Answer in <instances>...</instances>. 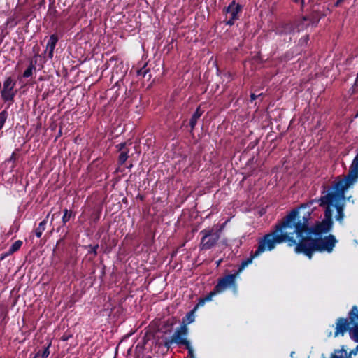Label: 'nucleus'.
Returning <instances> with one entry per match:
<instances>
[{
    "mask_svg": "<svg viewBox=\"0 0 358 358\" xmlns=\"http://www.w3.org/2000/svg\"><path fill=\"white\" fill-rule=\"evenodd\" d=\"M289 214L294 215L291 220L292 233L296 235L299 240L313 238V236H321L330 232L333 228L332 224L323 220L310 225L311 212L307 203L293 208Z\"/></svg>",
    "mask_w": 358,
    "mask_h": 358,
    "instance_id": "f257e3e1",
    "label": "nucleus"
},
{
    "mask_svg": "<svg viewBox=\"0 0 358 358\" xmlns=\"http://www.w3.org/2000/svg\"><path fill=\"white\" fill-rule=\"evenodd\" d=\"M293 216L292 214L288 213L282 221L275 224L273 231L258 239L255 256H259L265 251H271L277 244L282 243H286L289 247L296 248V239L293 236L291 224Z\"/></svg>",
    "mask_w": 358,
    "mask_h": 358,
    "instance_id": "f03ea898",
    "label": "nucleus"
},
{
    "mask_svg": "<svg viewBox=\"0 0 358 358\" xmlns=\"http://www.w3.org/2000/svg\"><path fill=\"white\" fill-rule=\"evenodd\" d=\"M337 243L338 240L333 234L324 237L321 236L309 238H303L299 241L296 240L294 252L296 254H303L310 259L315 252H332Z\"/></svg>",
    "mask_w": 358,
    "mask_h": 358,
    "instance_id": "7ed1b4c3",
    "label": "nucleus"
},
{
    "mask_svg": "<svg viewBox=\"0 0 358 358\" xmlns=\"http://www.w3.org/2000/svg\"><path fill=\"white\" fill-rule=\"evenodd\" d=\"M356 178L350 169L347 176L334 182L331 187L333 191L322 196L323 203H331V201H343L345 199V190L353 183Z\"/></svg>",
    "mask_w": 358,
    "mask_h": 358,
    "instance_id": "20e7f679",
    "label": "nucleus"
},
{
    "mask_svg": "<svg viewBox=\"0 0 358 358\" xmlns=\"http://www.w3.org/2000/svg\"><path fill=\"white\" fill-rule=\"evenodd\" d=\"M224 228V224L220 225L215 229H204L200 231L202 235L199 248L201 250H208L215 247L220 238V234Z\"/></svg>",
    "mask_w": 358,
    "mask_h": 358,
    "instance_id": "39448f33",
    "label": "nucleus"
},
{
    "mask_svg": "<svg viewBox=\"0 0 358 358\" xmlns=\"http://www.w3.org/2000/svg\"><path fill=\"white\" fill-rule=\"evenodd\" d=\"M16 81L10 76L6 78L3 83V87L0 90L1 98L5 103H9V106L14 102V98L17 90H15Z\"/></svg>",
    "mask_w": 358,
    "mask_h": 358,
    "instance_id": "423d86ee",
    "label": "nucleus"
},
{
    "mask_svg": "<svg viewBox=\"0 0 358 358\" xmlns=\"http://www.w3.org/2000/svg\"><path fill=\"white\" fill-rule=\"evenodd\" d=\"M243 6L233 0L228 6L223 10L226 20L224 21L227 25L232 26L239 19L238 14L241 12Z\"/></svg>",
    "mask_w": 358,
    "mask_h": 358,
    "instance_id": "0eeeda50",
    "label": "nucleus"
},
{
    "mask_svg": "<svg viewBox=\"0 0 358 358\" xmlns=\"http://www.w3.org/2000/svg\"><path fill=\"white\" fill-rule=\"evenodd\" d=\"M329 11V9L327 8L325 10V7L324 6H321L320 5H315L313 6L312 10L310 13L305 15L306 21L308 28L311 27H315L320 19L322 17H324L327 15V12Z\"/></svg>",
    "mask_w": 358,
    "mask_h": 358,
    "instance_id": "6e6552de",
    "label": "nucleus"
},
{
    "mask_svg": "<svg viewBox=\"0 0 358 358\" xmlns=\"http://www.w3.org/2000/svg\"><path fill=\"white\" fill-rule=\"evenodd\" d=\"M352 327L349 331L350 338L355 342L358 343V307L355 305L348 314Z\"/></svg>",
    "mask_w": 358,
    "mask_h": 358,
    "instance_id": "1a4fd4ad",
    "label": "nucleus"
},
{
    "mask_svg": "<svg viewBox=\"0 0 358 358\" xmlns=\"http://www.w3.org/2000/svg\"><path fill=\"white\" fill-rule=\"evenodd\" d=\"M238 277L236 273L228 274L217 280V285L214 287L217 292L219 293L223 292L228 287L236 288V278Z\"/></svg>",
    "mask_w": 358,
    "mask_h": 358,
    "instance_id": "9d476101",
    "label": "nucleus"
},
{
    "mask_svg": "<svg viewBox=\"0 0 358 358\" xmlns=\"http://www.w3.org/2000/svg\"><path fill=\"white\" fill-rule=\"evenodd\" d=\"M116 148L120 152L118 157H134L136 154L139 155L136 149V144L133 142L121 143L117 145Z\"/></svg>",
    "mask_w": 358,
    "mask_h": 358,
    "instance_id": "9b49d317",
    "label": "nucleus"
},
{
    "mask_svg": "<svg viewBox=\"0 0 358 358\" xmlns=\"http://www.w3.org/2000/svg\"><path fill=\"white\" fill-rule=\"evenodd\" d=\"M173 343L177 344L179 346L184 345L185 347L190 343V341L187 340L186 336L180 335L179 332L175 331L171 338H165V341H164V346L169 350L171 348V345Z\"/></svg>",
    "mask_w": 358,
    "mask_h": 358,
    "instance_id": "f8f14e48",
    "label": "nucleus"
},
{
    "mask_svg": "<svg viewBox=\"0 0 358 358\" xmlns=\"http://www.w3.org/2000/svg\"><path fill=\"white\" fill-rule=\"evenodd\" d=\"M350 324V320L348 317H338L336 321L334 336H343L347 331L349 332L351 327Z\"/></svg>",
    "mask_w": 358,
    "mask_h": 358,
    "instance_id": "ddd939ff",
    "label": "nucleus"
},
{
    "mask_svg": "<svg viewBox=\"0 0 358 358\" xmlns=\"http://www.w3.org/2000/svg\"><path fill=\"white\" fill-rule=\"evenodd\" d=\"M276 34L278 35H287L294 33L295 29V24L294 22H280L274 29Z\"/></svg>",
    "mask_w": 358,
    "mask_h": 358,
    "instance_id": "4468645a",
    "label": "nucleus"
},
{
    "mask_svg": "<svg viewBox=\"0 0 358 358\" xmlns=\"http://www.w3.org/2000/svg\"><path fill=\"white\" fill-rule=\"evenodd\" d=\"M318 201L320 202V206H325L324 218L323 220H325L334 225L333 220V209L334 201H331V203H323L322 202V196L319 199Z\"/></svg>",
    "mask_w": 358,
    "mask_h": 358,
    "instance_id": "2eb2a0df",
    "label": "nucleus"
},
{
    "mask_svg": "<svg viewBox=\"0 0 358 358\" xmlns=\"http://www.w3.org/2000/svg\"><path fill=\"white\" fill-rule=\"evenodd\" d=\"M58 42V37L56 34H52L46 45V50H48V57L52 59L53 57L54 50Z\"/></svg>",
    "mask_w": 358,
    "mask_h": 358,
    "instance_id": "dca6fc26",
    "label": "nucleus"
},
{
    "mask_svg": "<svg viewBox=\"0 0 358 358\" xmlns=\"http://www.w3.org/2000/svg\"><path fill=\"white\" fill-rule=\"evenodd\" d=\"M217 294H219L218 292L216 291L215 288L214 287L213 291H211L210 293H208L207 295H206L204 297H201L199 299V301L196 303V305L194 307V309H197L199 307H202L205 305L206 302L210 301L214 296H215Z\"/></svg>",
    "mask_w": 358,
    "mask_h": 358,
    "instance_id": "f3484780",
    "label": "nucleus"
},
{
    "mask_svg": "<svg viewBox=\"0 0 358 358\" xmlns=\"http://www.w3.org/2000/svg\"><path fill=\"white\" fill-rule=\"evenodd\" d=\"M341 201H334V208L336 210V220L341 222L344 218V203Z\"/></svg>",
    "mask_w": 358,
    "mask_h": 358,
    "instance_id": "a211bd4d",
    "label": "nucleus"
},
{
    "mask_svg": "<svg viewBox=\"0 0 358 358\" xmlns=\"http://www.w3.org/2000/svg\"><path fill=\"white\" fill-rule=\"evenodd\" d=\"M258 256H255V252H251L250 257L242 261V262L239 265L238 269L235 272L236 275H237L238 276L239 274L243 271V270L252 262L253 259H255Z\"/></svg>",
    "mask_w": 358,
    "mask_h": 358,
    "instance_id": "6ab92c4d",
    "label": "nucleus"
},
{
    "mask_svg": "<svg viewBox=\"0 0 358 358\" xmlns=\"http://www.w3.org/2000/svg\"><path fill=\"white\" fill-rule=\"evenodd\" d=\"M203 114V111L201 110L200 107H198L193 115H192L190 120H189V126L191 127V129L193 130L195 127V126L197 124L198 120L201 117V116Z\"/></svg>",
    "mask_w": 358,
    "mask_h": 358,
    "instance_id": "aec40b11",
    "label": "nucleus"
},
{
    "mask_svg": "<svg viewBox=\"0 0 358 358\" xmlns=\"http://www.w3.org/2000/svg\"><path fill=\"white\" fill-rule=\"evenodd\" d=\"M22 243V241L20 240L15 241L10 247L8 252L5 255H1L0 259L3 260L8 255L13 254L15 252L17 251L21 248Z\"/></svg>",
    "mask_w": 358,
    "mask_h": 358,
    "instance_id": "412c9836",
    "label": "nucleus"
},
{
    "mask_svg": "<svg viewBox=\"0 0 358 358\" xmlns=\"http://www.w3.org/2000/svg\"><path fill=\"white\" fill-rule=\"evenodd\" d=\"M49 215L50 213L48 214L46 218H45L39 223L38 227L35 229V235L36 236L37 238H41L43 232L45 230L46 224L48 222V218Z\"/></svg>",
    "mask_w": 358,
    "mask_h": 358,
    "instance_id": "4be33fe9",
    "label": "nucleus"
},
{
    "mask_svg": "<svg viewBox=\"0 0 358 358\" xmlns=\"http://www.w3.org/2000/svg\"><path fill=\"white\" fill-rule=\"evenodd\" d=\"M307 20H306L305 15L298 20L294 22L295 24V29L296 31L299 32L308 29L307 24L306 22Z\"/></svg>",
    "mask_w": 358,
    "mask_h": 358,
    "instance_id": "5701e85b",
    "label": "nucleus"
},
{
    "mask_svg": "<svg viewBox=\"0 0 358 358\" xmlns=\"http://www.w3.org/2000/svg\"><path fill=\"white\" fill-rule=\"evenodd\" d=\"M346 355L347 351L343 347L341 350H335L330 358H351L350 355L348 357H346Z\"/></svg>",
    "mask_w": 358,
    "mask_h": 358,
    "instance_id": "b1692460",
    "label": "nucleus"
},
{
    "mask_svg": "<svg viewBox=\"0 0 358 358\" xmlns=\"http://www.w3.org/2000/svg\"><path fill=\"white\" fill-rule=\"evenodd\" d=\"M36 60H35L34 62L33 60L31 61L29 66L23 73L24 78H29L32 76L33 71L36 69L35 64H36Z\"/></svg>",
    "mask_w": 358,
    "mask_h": 358,
    "instance_id": "393cba45",
    "label": "nucleus"
},
{
    "mask_svg": "<svg viewBox=\"0 0 358 358\" xmlns=\"http://www.w3.org/2000/svg\"><path fill=\"white\" fill-rule=\"evenodd\" d=\"M51 346V342H50L46 346L44 347L43 350L41 352L39 350L34 356V358H36L41 356L42 358H47L50 355L49 348Z\"/></svg>",
    "mask_w": 358,
    "mask_h": 358,
    "instance_id": "a878e982",
    "label": "nucleus"
},
{
    "mask_svg": "<svg viewBox=\"0 0 358 358\" xmlns=\"http://www.w3.org/2000/svg\"><path fill=\"white\" fill-rule=\"evenodd\" d=\"M196 309H193L191 311L188 312L185 315V317L183 319L182 322L187 324H190L194 321V311Z\"/></svg>",
    "mask_w": 358,
    "mask_h": 358,
    "instance_id": "bb28decb",
    "label": "nucleus"
},
{
    "mask_svg": "<svg viewBox=\"0 0 358 358\" xmlns=\"http://www.w3.org/2000/svg\"><path fill=\"white\" fill-rule=\"evenodd\" d=\"M72 215H73V212L71 210H69L66 208H65L64 210V215L62 218L63 225H65L66 224V222H68L69 221Z\"/></svg>",
    "mask_w": 358,
    "mask_h": 358,
    "instance_id": "cd10ccee",
    "label": "nucleus"
},
{
    "mask_svg": "<svg viewBox=\"0 0 358 358\" xmlns=\"http://www.w3.org/2000/svg\"><path fill=\"white\" fill-rule=\"evenodd\" d=\"M350 169L353 173L354 176L358 177V158H354Z\"/></svg>",
    "mask_w": 358,
    "mask_h": 358,
    "instance_id": "c85d7f7f",
    "label": "nucleus"
},
{
    "mask_svg": "<svg viewBox=\"0 0 358 358\" xmlns=\"http://www.w3.org/2000/svg\"><path fill=\"white\" fill-rule=\"evenodd\" d=\"M8 112L6 110H3L0 113V130L5 124V122L8 118Z\"/></svg>",
    "mask_w": 358,
    "mask_h": 358,
    "instance_id": "c756f323",
    "label": "nucleus"
},
{
    "mask_svg": "<svg viewBox=\"0 0 358 358\" xmlns=\"http://www.w3.org/2000/svg\"><path fill=\"white\" fill-rule=\"evenodd\" d=\"M187 324L183 323L180 325V327L177 328L175 331L179 332L180 335H183L187 336L188 334V328L187 327Z\"/></svg>",
    "mask_w": 358,
    "mask_h": 358,
    "instance_id": "7c9ffc66",
    "label": "nucleus"
},
{
    "mask_svg": "<svg viewBox=\"0 0 358 358\" xmlns=\"http://www.w3.org/2000/svg\"><path fill=\"white\" fill-rule=\"evenodd\" d=\"M87 248H88L90 249L88 250V252L90 254H93L94 257H96L97 255V249L99 248L98 244L94 245H89L88 246H87Z\"/></svg>",
    "mask_w": 358,
    "mask_h": 358,
    "instance_id": "2f4dec72",
    "label": "nucleus"
},
{
    "mask_svg": "<svg viewBox=\"0 0 358 358\" xmlns=\"http://www.w3.org/2000/svg\"><path fill=\"white\" fill-rule=\"evenodd\" d=\"M149 72V69L146 68V66L145 65L141 69H138L137 71V75L139 76H142L143 78H145L146 74Z\"/></svg>",
    "mask_w": 358,
    "mask_h": 358,
    "instance_id": "473e14b6",
    "label": "nucleus"
},
{
    "mask_svg": "<svg viewBox=\"0 0 358 358\" xmlns=\"http://www.w3.org/2000/svg\"><path fill=\"white\" fill-rule=\"evenodd\" d=\"M187 351H188V357L189 358H195L194 354V350L192 346L191 345V343L188 344V345H186L185 347Z\"/></svg>",
    "mask_w": 358,
    "mask_h": 358,
    "instance_id": "72a5a7b5",
    "label": "nucleus"
},
{
    "mask_svg": "<svg viewBox=\"0 0 358 358\" xmlns=\"http://www.w3.org/2000/svg\"><path fill=\"white\" fill-rule=\"evenodd\" d=\"M101 215V210H96V212H94L92 215V217L94 222H97L100 219Z\"/></svg>",
    "mask_w": 358,
    "mask_h": 358,
    "instance_id": "f704fd0d",
    "label": "nucleus"
},
{
    "mask_svg": "<svg viewBox=\"0 0 358 358\" xmlns=\"http://www.w3.org/2000/svg\"><path fill=\"white\" fill-rule=\"evenodd\" d=\"M7 24H10L11 27H15L17 25V22L15 21V19L13 17H9L7 19L6 22Z\"/></svg>",
    "mask_w": 358,
    "mask_h": 358,
    "instance_id": "c9c22d12",
    "label": "nucleus"
},
{
    "mask_svg": "<svg viewBox=\"0 0 358 358\" xmlns=\"http://www.w3.org/2000/svg\"><path fill=\"white\" fill-rule=\"evenodd\" d=\"M262 95V93L259 94V95H256L254 93H252L250 94V102H252L255 101L258 96H260Z\"/></svg>",
    "mask_w": 358,
    "mask_h": 358,
    "instance_id": "e433bc0d",
    "label": "nucleus"
},
{
    "mask_svg": "<svg viewBox=\"0 0 358 358\" xmlns=\"http://www.w3.org/2000/svg\"><path fill=\"white\" fill-rule=\"evenodd\" d=\"M71 336V335H67V334H64V335L62 336L61 339H62V341H68V340H69V338Z\"/></svg>",
    "mask_w": 358,
    "mask_h": 358,
    "instance_id": "4c0bfd02",
    "label": "nucleus"
},
{
    "mask_svg": "<svg viewBox=\"0 0 358 358\" xmlns=\"http://www.w3.org/2000/svg\"><path fill=\"white\" fill-rule=\"evenodd\" d=\"M357 352H358V345L356 346V348L355 349H353L352 350L350 351V353L349 355H351L352 354L356 355Z\"/></svg>",
    "mask_w": 358,
    "mask_h": 358,
    "instance_id": "58836bf2",
    "label": "nucleus"
},
{
    "mask_svg": "<svg viewBox=\"0 0 358 358\" xmlns=\"http://www.w3.org/2000/svg\"><path fill=\"white\" fill-rule=\"evenodd\" d=\"M64 238H62L59 240H58L57 242V244H56V248L58 247L61 243H64Z\"/></svg>",
    "mask_w": 358,
    "mask_h": 358,
    "instance_id": "ea45409f",
    "label": "nucleus"
},
{
    "mask_svg": "<svg viewBox=\"0 0 358 358\" xmlns=\"http://www.w3.org/2000/svg\"><path fill=\"white\" fill-rule=\"evenodd\" d=\"M344 0H337L335 3H334V6L335 7H338L341 5V3L343 2Z\"/></svg>",
    "mask_w": 358,
    "mask_h": 358,
    "instance_id": "a19ab883",
    "label": "nucleus"
},
{
    "mask_svg": "<svg viewBox=\"0 0 358 358\" xmlns=\"http://www.w3.org/2000/svg\"><path fill=\"white\" fill-rule=\"evenodd\" d=\"M294 1L296 3H301V6H303L304 0H294Z\"/></svg>",
    "mask_w": 358,
    "mask_h": 358,
    "instance_id": "79ce46f5",
    "label": "nucleus"
},
{
    "mask_svg": "<svg viewBox=\"0 0 358 358\" xmlns=\"http://www.w3.org/2000/svg\"><path fill=\"white\" fill-rule=\"evenodd\" d=\"M120 161V164H124L128 158H119Z\"/></svg>",
    "mask_w": 358,
    "mask_h": 358,
    "instance_id": "37998d69",
    "label": "nucleus"
},
{
    "mask_svg": "<svg viewBox=\"0 0 358 358\" xmlns=\"http://www.w3.org/2000/svg\"><path fill=\"white\" fill-rule=\"evenodd\" d=\"M138 198H139V199H140L141 201H143V200H144V196H143V195H140V194H139V195L138 196Z\"/></svg>",
    "mask_w": 358,
    "mask_h": 358,
    "instance_id": "c03bdc74",
    "label": "nucleus"
},
{
    "mask_svg": "<svg viewBox=\"0 0 358 358\" xmlns=\"http://www.w3.org/2000/svg\"><path fill=\"white\" fill-rule=\"evenodd\" d=\"M355 86H358V77H357L356 79H355Z\"/></svg>",
    "mask_w": 358,
    "mask_h": 358,
    "instance_id": "a18cd8bd",
    "label": "nucleus"
},
{
    "mask_svg": "<svg viewBox=\"0 0 358 358\" xmlns=\"http://www.w3.org/2000/svg\"><path fill=\"white\" fill-rule=\"evenodd\" d=\"M7 317L6 314L5 315L4 317L3 318L2 320V322H5V324H6V317Z\"/></svg>",
    "mask_w": 358,
    "mask_h": 358,
    "instance_id": "49530a36",
    "label": "nucleus"
},
{
    "mask_svg": "<svg viewBox=\"0 0 358 358\" xmlns=\"http://www.w3.org/2000/svg\"><path fill=\"white\" fill-rule=\"evenodd\" d=\"M62 136V129H61V128L59 129V132H58V135H57V138L58 136Z\"/></svg>",
    "mask_w": 358,
    "mask_h": 358,
    "instance_id": "de8ad7c7",
    "label": "nucleus"
},
{
    "mask_svg": "<svg viewBox=\"0 0 358 358\" xmlns=\"http://www.w3.org/2000/svg\"><path fill=\"white\" fill-rule=\"evenodd\" d=\"M221 259H220L219 261L217 262V266H218L221 262Z\"/></svg>",
    "mask_w": 358,
    "mask_h": 358,
    "instance_id": "09e8293b",
    "label": "nucleus"
},
{
    "mask_svg": "<svg viewBox=\"0 0 358 358\" xmlns=\"http://www.w3.org/2000/svg\"><path fill=\"white\" fill-rule=\"evenodd\" d=\"M355 118H358V112L356 113V115H355Z\"/></svg>",
    "mask_w": 358,
    "mask_h": 358,
    "instance_id": "8fccbe9b",
    "label": "nucleus"
},
{
    "mask_svg": "<svg viewBox=\"0 0 358 358\" xmlns=\"http://www.w3.org/2000/svg\"><path fill=\"white\" fill-rule=\"evenodd\" d=\"M294 352H292L291 356H294Z\"/></svg>",
    "mask_w": 358,
    "mask_h": 358,
    "instance_id": "3c124183",
    "label": "nucleus"
},
{
    "mask_svg": "<svg viewBox=\"0 0 358 358\" xmlns=\"http://www.w3.org/2000/svg\"><path fill=\"white\" fill-rule=\"evenodd\" d=\"M10 157H14V153H13Z\"/></svg>",
    "mask_w": 358,
    "mask_h": 358,
    "instance_id": "603ef678",
    "label": "nucleus"
},
{
    "mask_svg": "<svg viewBox=\"0 0 358 358\" xmlns=\"http://www.w3.org/2000/svg\"><path fill=\"white\" fill-rule=\"evenodd\" d=\"M10 160H11V159H14V160H15L16 158L10 157Z\"/></svg>",
    "mask_w": 358,
    "mask_h": 358,
    "instance_id": "864d4df0",
    "label": "nucleus"
}]
</instances>
